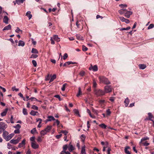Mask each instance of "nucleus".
<instances>
[{"label":"nucleus","instance_id":"obj_27","mask_svg":"<svg viewBox=\"0 0 154 154\" xmlns=\"http://www.w3.org/2000/svg\"><path fill=\"white\" fill-rule=\"evenodd\" d=\"M85 148V145H84L82 147V150H81V153L82 154H86Z\"/></svg>","mask_w":154,"mask_h":154},{"label":"nucleus","instance_id":"obj_17","mask_svg":"<svg viewBox=\"0 0 154 154\" xmlns=\"http://www.w3.org/2000/svg\"><path fill=\"white\" fill-rule=\"evenodd\" d=\"M52 128V126H48L44 130L46 131L47 133L50 131V130Z\"/></svg>","mask_w":154,"mask_h":154},{"label":"nucleus","instance_id":"obj_45","mask_svg":"<svg viewBox=\"0 0 154 154\" xmlns=\"http://www.w3.org/2000/svg\"><path fill=\"white\" fill-rule=\"evenodd\" d=\"M32 63L34 66L36 67L37 66V62L35 60H33L32 61Z\"/></svg>","mask_w":154,"mask_h":154},{"label":"nucleus","instance_id":"obj_29","mask_svg":"<svg viewBox=\"0 0 154 154\" xmlns=\"http://www.w3.org/2000/svg\"><path fill=\"white\" fill-rule=\"evenodd\" d=\"M79 92L76 95V96L77 97H79L80 95L82 94V92L81 91V88L80 87H79L78 88Z\"/></svg>","mask_w":154,"mask_h":154},{"label":"nucleus","instance_id":"obj_5","mask_svg":"<svg viewBox=\"0 0 154 154\" xmlns=\"http://www.w3.org/2000/svg\"><path fill=\"white\" fill-rule=\"evenodd\" d=\"M89 69L90 70H92L94 71H96L98 70L97 66L96 65H95L93 66L91 64V66L89 68Z\"/></svg>","mask_w":154,"mask_h":154},{"label":"nucleus","instance_id":"obj_56","mask_svg":"<svg viewBox=\"0 0 154 154\" xmlns=\"http://www.w3.org/2000/svg\"><path fill=\"white\" fill-rule=\"evenodd\" d=\"M42 139L40 137H38L37 139V141L38 142H41L42 141Z\"/></svg>","mask_w":154,"mask_h":154},{"label":"nucleus","instance_id":"obj_26","mask_svg":"<svg viewBox=\"0 0 154 154\" xmlns=\"http://www.w3.org/2000/svg\"><path fill=\"white\" fill-rule=\"evenodd\" d=\"M56 78V75L54 74L53 75L50 79L49 82H52L54 80V79H55Z\"/></svg>","mask_w":154,"mask_h":154},{"label":"nucleus","instance_id":"obj_64","mask_svg":"<svg viewBox=\"0 0 154 154\" xmlns=\"http://www.w3.org/2000/svg\"><path fill=\"white\" fill-rule=\"evenodd\" d=\"M8 148L9 149H10L11 148V145L9 143L7 144Z\"/></svg>","mask_w":154,"mask_h":154},{"label":"nucleus","instance_id":"obj_13","mask_svg":"<svg viewBox=\"0 0 154 154\" xmlns=\"http://www.w3.org/2000/svg\"><path fill=\"white\" fill-rule=\"evenodd\" d=\"M127 11V10L126 9H122L118 11L119 12L120 14H125V12Z\"/></svg>","mask_w":154,"mask_h":154},{"label":"nucleus","instance_id":"obj_57","mask_svg":"<svg viewBox=\"0 0 154 154\" xmlns=\"http://www.w3.org/2000/svg\"><path fill=\"white\" fill-rule=\"evenodd\" d=\"M12 90L13 91H18L19 90V89L18 88H16V87L15 86H14V87H13L12 88Z\"/></svg>","mask_w":154,"mask_h":154},{"label":"nucleus","instance_id":"obj_55","mask_svg":"<svg viewBox=\"0 0 154 154\" xmlns=\"http://www.w3.org/2000/svg\"><path fill=\"white\" fill-rule=\"evenodd\" d=\"M61 132L64 134V135H66L68 133V132L66 131V130H65V131L62 130L61 131Z\"/></svg>","mask_w":154,"mask_h":154},{"label":"nucleus","instance_id":"obj_32","mask_svg":"<svg viewBox=\"0 0 154 154\" xmlns=\"http://www.w3.org/2000/svg\"><path fill=\"white\" fill-rule=\"evenodd\" d=\"M99 126L103 129H106L107 127V126L103 123L100 124Z\"/></svg>","mask_w":154,"mask_h":154},{"label":"nucleus","instance_id":"obj_53","mask_svg":"<svg viewBox=\"0 0 154 154\" xmlns=\"http://www.w3.org/2000/svg\"><path fill=\"white\" fill-rule=\"evenodd\" d=\"M93 87L96 88L97 86V84L94 80H93Z\"/></svg>","mask_w":154,"mask_h":154},{"label":"nucleus","instance_id":"obj_59","mask_svg":"<svg viewBox=\"0 0 154 154\" xmlns=\"http://www.w3.org/2000/svg\"><path fill=\"white\" fill-rule=\"evenodd\" d=\"M54 39H53V38L52 37H51V38L50 40L51 41V43L53 45H54L55 44V42L54 41Z\"/></svg>","mask_w":154,"mask_h":154},{"label":"nucleus","instance_id":"obj_37","mask_svg":"<svg viewBox=\"0 0 154 154\" xmlns=\"http://www.w3.org/2000/svg\"><path fill=\"white\" fill-rule=\"evenodd\" d=\"M67 85V84L66 83H65L63 85L62 87L61 88V90L64 91H65V88H66V86Z\"/></svg>","mask_w":154,"mask_h":154},{"label":"nucleus","instance_id":"obj_52","mask_svg":"<svg viewBox=\"0 0 154 154\" xmlns=\"http://www.w3.org/2000/svg\"><path fill=\"white\" fill-rule=\"evenodd\" d=\"M32 108V109L34 110H38V107L35 105H33Z\"/></svg>","mask_w":154,"mask_h":154},{"label":"nucleus","instance_id":"obj_8","mask_svg":"<svg viewBox=\"0 0 154 154\" xmlns=\"http://www.w3.org/2000/svg\"><path fill=\"white\" fill-rule=\"evenodd\" d=\"M31 146L34 149H36L38 148L39 145L35 143L32 142Z\"/></svg>","mask_w":154,"mask_h":154},{"label":"nucleus","instance_id":"obj_48","mask_svg":"<svg viewBox=\"0 0 154 154\" xmlns=\"http://www.w3.org/2000/svg\"><path fill=\"white\" fill-rule=\"evenodd\" d=\"M119 7L122 8H123L124 7H127V5L126 4H121L119 5Z\"/></svg>","mask_w":154,"mask_h":154},{"label":"nucleus","instance_id":"obj_21","mask_svg":"<svg viewBox=\"0 0 154 154\" xmlns=\"http://www.w3.org/2000/svg\"><path fill=\"white\" fill-rule=\"evenodd\" d=\"M130 148V147L128 146L126 147L125 149V152L127 154H131V152H129V151L128 150V149H129Z\"/></svg>","mask_w":154,"mask_h":154},{"label":"nucleus","instance_id":"obj_50","mask_svg":"<svg viewBox=\"0 0 154 154\" xmlns=\"http://www.w3.org/2000/svg\"><path fill=\"white\" fill-rule=\"evenodd\" d=\"M99 102L100 104H103L105 103L106 101L104 100H99Z\"/></svg>","mask_w":154,"mask_h":154},{"label":"nucleus","instance_id":"obj_40","mask_svg":"<svg viewBox=\"0 0 154 154\" xmlns=\"http://www.w3.org/2000/svg\"><path fill=\"white\" fill-rule=\"evenodd\" d=\"M63 151H66L67 148H68V146L67 145H64L63 147Z\"/></svg>","mask_w":154,"mask_h":154},{"label":"nucleus","instance_id":"obj_30","mask_svg":"<svg viewBox=\"0 0 154 154\" xmlns=\"http://www.w3.org/2000/svg\"><path fill=\"white\" fill-rule=\"evenodd\" d=\"M25 0H16V2L17 4L20 5L21 3H23Z\"/></svg>","mask_w":154,"mask_h":154},{"label":"nucleus","instance_id":"obj_51","mask_svg":"<svg viewBox=\"0 0 154 154\" xmlns=\"http://www.w3.org/2000/svg\"><path fill=\"white\" fill-rule=\"evenodd\" d=\"M154 24H150V25L148 27V29H150L152 28H153L154 27Z\"/></svg>","mask_w":154,"mask_h":154},{"label":"nucleus","instance_id":"obj_46","mask_svg":"<svg viewBox=\"0 0 154 154\" xmlns=\"http://www.w3.org/2000/svg\"><path fill=\"white\" fill-rule=\"evenodd\" d=\"M143 144L144 146H147L149 145V143H148L146 141H145L144 142H142V143H141Z\"/></svg>","mask_w":154,"mask_h":154},{"label":"nucleus","instance_id":"obj_14","mask_svg":"<svg viewBox=\"0 0 154 154\" xmlns=\"http://www.w3.org/2000/svg\"><path fill=\"white\" fill-rule=\"evenodd\" d=\"M11 26L10 24L5 27L3 29V30H8L11 29Z\"/></svg>","mask_w":154,"mask_h":154},{"label":"nucleus","instance_id":"obj_9","mask_svg":"<svg viewBox=\"0 0 154 154\" xmlns=\"http://www.w3.org/2000/svg\"><path fill=\"white\" fill-rule=\"evenodd\" d=\"M53 39L57 42H59L60 41V38L58 37L57 35H54L52 37Z\"/></svg>","mask_w":154,"mask_h":154},{"label":"nucleus","instance_id":"obj_2","mask_svg":"<svg viewBox=\"0 0 154 154\" xmlns=\"http://www.w3.org/2000/svg\"><path fill=\"white\" fill-rule=\"evenodd\" d=\"M99 79L101 82L104 84H110V82L108 79L104 77H100Z\"/></svg>","mask_w":154,"mask_h":154},{"label":"nucleus","instance_id":"obj_34","mask_svg":"<svg viewBox=\"0 0 154 154\" xmlns=\"http://www.w3.org/2000/svg\"><path fill=\"white\" fill-rule=\"evenodd\" d=\"M29 100H30L31 101H38V100L35 98L33 97H31L30 98H29Z\"/></svg>","mask_w":154,"mask_h":154},{"label":"nucleus","instance_id":"obj_4","mask_svg":"<svg viewBox=\"0 0 154 154\" xmlns=\"http://www.w3.org/2000/svg\"><path fill=\"white\" fill-rule=\"evenodd\" d=\"M112 88L110 86L106 85L104 87V91L105 94L106 93H108L111 92Z\"/></svg>","mask_w":154,"mask_h":154},{"label":"nucleus","instance_id":"obj_11","mask_svg":"<svg viewBox=\"0 0 154 154\" xmlns=\"http://www.w3.org/2000/svg\"><path fill=\"white\" fill-rule=\"evenodd\" d=\"M8 110V109L7 108L5 109L1 113V116L3 117L6 116Z\"/></svg>","mask_w":154,"mask_h":154},{"label":"nucleus","instance_id":"obj_3","mask_svg":"<svg viewBox=\"0 0 154 154\" xmlns=\"http://www.w3.org/2000/svg\"><path fill=\"white\" fill-rule=\"evenodd\" d=\"M7 125L4 122H0V133H1L3 131H5L7 127Z\"/></svg>","mask_w":154,"mask_h":154},{"label":"nucleus","instance_id":"obj_6","mask_svg":"<svg viewBox=\"0 0 154 154\" xmlns=\"http://www.w3.org/2000/svg\"><path fill=\"white\" fill-rule=\"evenodd\" d=\"M14 136V134H12L8 135L5 138V139L7 141H8L11 140Z\"/></svg>","mask_w":154,"mask_h":154},{"label":"nucleus","instance_id":"obj_60","mask_svg":"<svg viewBox=\"0 0 154 154\" xmlns=\"http://www.w3.org/2000/svg\"><path fill=\"white\" fill-rule=\"evenodd\" d=\"M11 122V123H14V122L13 121V116L11 115L10 119Z\"/></svg>","mask_w":154,"mask_h":154},{"label":"nucleus","instance_id":"obj_35","mask_svg":"<svg viewBox=\"0 0 154 154\" xmlns=\"http://www.w3.org/2000/svg\"><path fill=\"white\" fill-rule=\"evenodd\" d=\"M23 112L24 115H27L28 113L27 109L25 108H23Z\"/></svg>","mask_w":154,"mask_h":154},{"label":"nucleus","instance_id":"obj_1","mask_svg":"<svg viewBox=\"0 0 154 154\" xmlns=\"http://www.w3.org/2000/svg\"><path fill=\"white\" fill-rule=\"evenodd\" d=\"M94 91L95 94L97 97L103 96L105 94L104 91L100 89H95Z\"/></svg>","mask_w":154,"mask_h":154},{"label":"nucleus","instance_id":"obj_33","mask_svg":"<svg viewBox=\"0 0 154 154\" xmlns=\"http://www.w3.org/2000/svg\"><path fill=\"white\" fill-rule=\"evenodd\" d=\"M47 132L45 130H42L41 131L40 134L42 136H44L47 134Z\"/></svg>","mask_w":154,"mask_h":154},{"label":"nucleus","instance_id":"obj_31","mask_svg":"<svg viewBox=\"0 0 154 154\" xmlns=\"http://www.w3.org/2000/svg\"><path fill=\"white\" fill-rule=\"evenodd\" d=\"M70 152H71L72 150L74 149V147L72 145H70L69 147L68 148Z\"/></svg>","mask_w":154,"mask_h":154},{"label":"nucleus","instance_id":"obj_61","mask_svg":"<svg viewBox=\"0 0 154 154\" xmlns=\"http://www.w3.org/2000/svg\"><path fill=\"white\" fill-rule=\"evenodd\" d=\"M106 113L107 115H109L111 113V112L109 109H108L106 110Z\"/></svg>","mask_w":154,"mask_h":154},{"label":"nucleus","instance_id":"obj_49","mask_svg":"<svg viewBox=\"0 0 154 154\" xmlns=\"http://www.w3.org/2000/svg\"><path fill=\"white\" fill-rule=\"evenodd\" d=\"M130 28H131V27L130 26H128L126 28H122L121 29V30H128L130 29Z\"/></svg>","mask_w":154,"mask_h":154},{"label":"nucleus","instance_id":"obj_42","mask_svg":"<svg viewBox=\"0 0 154 154\" xmlns=\"http://www.w3.org/2000/svg\"><path fill=\"white\" fill-rule=\"evenodd\" d=\"M74 111L75 114H76V115H77L79 116V117L80 116V115L79 113V111L78 110L75 109L74 110Z\"/></svg>","mask_w":154,"mask_h":154},{"label":"nucleus","instance_id":"obj_10","mask_svg":"<svg viewBox=\"0 0 154 154\" xmlns=\"http://www.w3.org/2000/svg\"><path fill=\"white\" fill-rule=\"evenodd\" d=\"M25 140L24 139L22 141V142L19 143L18 146L19 148H20L21 147H23V146L25 144Z\"/></svg>","mask_w":154,"mask_h":154},{"label":"nucleus","instance_id":"obj_12","mask_svg":"<svg viewBox=\"0 0 154 154\" xmlns=\"http://www.w3.org/2000/svg\"><path fill=\"white\" fill-rule=\"evenodd\" d=\"M8 18L7 16H5L3 18V22L4 23L7 24L8 23Z\"/></svg>","mask_w":154,"mask_h":154},{"label":"nucleus","instance_id":"obj_23","mask_svg":"<svg viewBox=\"0 0 154 154\" xmlns=\"http://www.w3.org/2000/svg\"><path fill=\"white\" fill-rule=\"evenodd\" d=\"M31 52L32 53L37 54L38 53V52L36 49L32 48V50Z\"/></svg>","mask_w":154,"mask_h":154},{"label":"nucleus","instance_id":"obj_18","mask_svg":"<svg viewBox=\"0 0 154 154\" xmlns=\"http://www.w3.org/2000/svg\"><path fill=\"white\" fill-rule=\"evenodd\" d=\"M25 45L24 42L22 40H20L18 42V46H21L22 47H23Z\"/></svg>","mask_w":154,"mask_h":154},{"label":"nucleus","instance_id":"obj_16","mask_svg":"<svg viewBox=\"0 0 154 154\" xmlns=\"http://www.w3.org/2000/svg\"><path fill=\"white\" fill-rule=\"evenodd\" d=\"M48 119L47 120V121H51L52 120L54 121L55 120V119L53 116H48Z\"/></svg>","mask_w":154,"mask_h":154},{"label":"nucleus","instance_id":"obj_44","mask_svg":"<svg viewBox=\"0 0 154 154\" xmlns=\"http://www.w3.org/2000/svg\"><path fill=\"white\" fill-rule=\"evenodd\" d=\"M85 72L84 71H82L80 72L79 75L81 76H83L85 75Z\"/></svg>","mask_w":154,"mask_h":154},{"label":"nucleus","instance_id":"obj_24","mask_svg":"<svg viewBox=\"0 0 154 154\" xmlns=\"http://www.w3.org/2000/svg\"><path fill=\"white\" fill-rule=\"evenodd\" d=\"M149 139V138L147 137H144L142 138L140 142V144L141 143H142V142H143V141L148 140Z\"/></svg>","mask_w":154,"mask_h":154},{"label":"nucleus","instance_id":"obj_20","mask_svg":"<svg viewBox=\"0 0 154 154\" xmlns=\"http://www.w3.org/2000/svg\"><path fill=\"white\" fill-rule=\"evenodd\" d=\"M139 66L140 69H145L146 67V65L144 64H139Z\"/></svg>","mask_w":154,"mask_h":154},{"label":"nucleus","instance_id":"obj_22","mask_svg":"<svg viewBox=\"0 0 154 154\" xmlns=\"http://www.w3.org/2000/svg\"><path fill=\"white\" fill-rule=\"evenodd\" d=\"M30 14V11H28L27 12L26 14V16L28 17L29 19H31L32 17V15Z\"/></svg>","mask_w":154,"mask_h":154},{"label":"nucleus","instance_id":"obj_28","mask_svg":"<svg viewBox=\"0 0 154 154\" xmlns=\"http://www.w3.org/2000/svg\"><path fill=\"white\" fill-rule=\"evenodd\" d=\"M38 113L37 112H35L34 110H31L30 112V114L32 116H35L36 115V113Z\"/></svg>","mask_w":154,"mask_h":154},{"label":"nucleus","instance_id":"obj_47","mask_svg":"<svg viewBox=\"0 0 154 154\" xmlns=\"http://www.w3.org/2000/svg\"><path fill=\"white\" fill-rule=\"evenodd\" d=\"M36 132V128H34L31 131V132L32 134H34L35 132Z\"/></svg>","mask_w":154,"mask_h":154},{"label":"nucleus","instance_id":"obj_25","mask_svg":"<svg viewBox=\"0 0 154 154\" xmlns=\"http://www.w3.org/2000/svg\"><path fill=\"white\" fill-rule=\"evenodd\" d=\"M10 143H11L16 144L18 142L16 140L13 139L10 141Z\"/></svg>","mask_w":154,"mask_h":154},{"label":"nucleus","instance_id":"obj_54","mask_svg":"<svg viewBox=\"0 0 154 154\" xmlns=\"http://www.w3.org/2000/svg\"><path fill=\"white\" fill-rule=\"evenodd\" d=\"M68 57V55L66 53H65L63 56V59L64 60H65Z\"/></svg>","mask_w":154,"mask_h":154},{"label":"nucleus","instance_id":"obj_39","mask_svg":"<svg viewBox=\"0 0 154 154\" xmlns=\"http://www.w3.org/2000/svg\"><path fill=\"white\" fill-rule=\"evenodd\" d=\"M14 127L17 129H19L21 128V126L19 124H17L16 126H14Z\"/></svg>","mask_w":154,"mask_h":154},{"label":"nucleus","instance_id":"obj_58","mask_svg":"<svg viewBox=\"0 0 154 154\" xmlns=\"http://www.w3.org/2000/svg\"><path fill=\"white\" fill-rule=\"evenodd\" d=\"M119 19L121 20L122 22H124L125 20V18L123 17H119Z\"/></svg>","mask_w":154,"mask_h":154},{"label":"nucleus","instance_id":"obj_15","mask_svg":"<svg viewBox=\"0 0 154 154\" xmlns=\"http://www.w3.org/2000/svg\"><path fill=\"white\" fill-rule=\"evenodd\" d=\"M3 131L2 136L5 139V138L7 136L9 133L8 132L6 131L5 130V131Z\"/></svg>","mask_w":154,"mask_h":154},{"label":"nucleus","instance_id":"obj_63","mask_svg":"<svg viewBox=\"0 0 154 154\" xmlns=\"http://www.w3.org/2000/svg\"><path fill=\"white\" fill-rule=\"evenodd\" d=\"M14 132L15 134H19L20 133L19 129H17L14 131Z\"/></svg>","mask_w":154,"mask_h":154},{"label":"nucleus","instance_id":"obj_7","mask_svg":"<svg viewBox=\"0 0 154 154\" xmlns=\"http://www.w3.org/2000/svg\"><path fill=\"white\" fill-rule=\"evenodd\" d=\"M132 13L131 11H127H127L125 12L124 15L127 18H129L130 16L132 14Z\"/></svg>","mask_w":154,"mask_h":154},{"label":"nucleus","instance_id":"obj_43","mask_svg":"<svg viewBox=\"0 0 154 154\" xmlns=\"http://www.w3.org/2000/svg\"><path fill=\"white\" fill-rule=\"evenodd\" d=\"M82 48L83 51H87L88 49V48L84 45L82 46Z\"/></svg>","mask_w":154,"mask_h":154},{"label":"nucleus","instance_id":"obj_19","mask_svg":"<svg viewBox=\"0 0 154 154\" xmlns=\"http://www.w3.org/2000/svg\"><path fill=\"white\" fill-rule=\"evenodd\" d=\"M129 100L128 99V98L127 97L125 100L124 101V103H125V106L126 107H127L129 104Z\"/></svg>","mask_w":154,"mask_h":154},{"label":"nucleus","instance_id":"obj_38","mask_svg":"<svg viewBox=\"0 0 154 154\" xmlns=\"http://www.w3.org/2000/svg\"><path fill=\"white\" fill-rule=\"evenodd\" d=\"M148 116H149V119L151 121H152V119H151L153 117L152 116V114L151 113L149 112L148 113Z\"/></svg>","mask_w":154,"mask_h":154},{"label":"nucleus","instance_id":"obj_41","mask_svg":"<svg viewBox=\"0 0 154 154\" xmlns=\"http://www.w3.org/2000/svg\"><path fill=\"white\" fill-rule=\"evenodd\" d=\"M15 32L17 33H19L20 32L22 33V31L18 27H17L16 29L15 30Z\"/></svg>","mask_w":154,"mask_h":154},{"label":"nucleus","instance_id":"obj_62","mask_svg":"<svg viewBox=\"0 0 154 154\" xmlns=\"http://www.w3.org/2000/svg\"><path fill=\"white\" fill-rule=\"evenodd\" d=\"M54 97L57 98H58L60 101L61 100L60 95H56L54 96Z\"/></svg>","mask_w":154,"mask_h":154},{"label":"nucleus","instance_id":"obj_36","mask_svg":"<svg viewBox=\"0 0 154 154\" xmlns=\"http://www.w3.org/2000/svg\"><path fill=\"white\" fill-rule=\"evenodd\" d=\"M38 55L36 54H32L31 55L30 58H36L37 57Z\"/></svg>","mask_w":154,"mask_h":154}]
</instances>
